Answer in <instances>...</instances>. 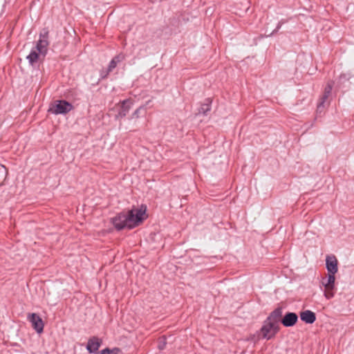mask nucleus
<instances>
[{
    "instance_id": "obj_1",
    "label": "nucleus",
    "mask_w": 354,
    "mask_h": 354,
    "mask_svg": "<svg viewBox=\"0 0 354 354\" xmlns=\"http://www.w3.org/2000/svg\"><path fill=\"white\" fill-rule=\"evenodd\" d=\"M146 207L133 208L127 212L121 213L115 216L112 223L117 230L132 229L138 226L145 219Z\"/></svg>"
},
{
    "instance_id": "obj_2",
    "label": "nucleus",
    "mask_w": 354,
    "mask_h": 354,
    "mask_svg": "<svg viewBox=\"0 0 354 354\" xmlns=\"http://www.w3.org/2000/svg\"><path fill=\"white\" fill-rule=\"evenodd\" d=\"M335 274H328L327 277H324L322 280V284L325 288L324 296L326 299H330L335 295Z\"/></svg>"
},
{
    "instance_id": "obj_3",
    "label": "nucleus",
    "mask_w": 354,
    "mask_h": 354,
    "mask_svg": "<svg viewBox=\"0 0 354 354\" xmlns=\"http://www.w3.org/2000/svg\"><path fill=\"white\" fill-rule=\"evenodd\" d=\"M72 105L64 100H57L51 104L48 111L54 114H64L72 109Z\"/></svg>"
},
{
    "instance_id": "obj_4",
    "label": "nucleus",
    "mask_w": 354,
    "mask_h": 354,
    "mask_svg": "<svg viewBox=\"0 0 354 354\" xmlns=\"http://www.w3.org/2000/svg\"><path fill=\"white\" fill-rule=\"evenodd\" d=\"M279 330V325L276 322L267 319L261 328L263 337L267 339H271Z\"/></svg>"
},
{
    "instance_id": "obj_5",
    "label": "nucleus",
    "mask_w": 354,
    "mask_h": 354,
    "mask_svg": "<svg viewBox=\"0 0 354 354\" xmlns=\"http://www.w3.org/2000/svg\"><path fill=\"white\" fill-rule=\"evenodd\" d=\"M48 31L46 29H43L40 33V38L37 43L35 47L36 50L44 57L48 50V46L49 44L48 41Z\"/></svg>"
},
{
    "instance_id": "obj_6",
    "label": "nucleus",
    "mask_w": 354,
    "mask_h": 354,
    "mask_svg": "<svg viewBox=\"0 0 354 354\" xmlns=\"http://www.w3.org/2000/svg\"><path fill=\"white\" fill-rule=\"evenodd\" d=\"M27 318L37 333H41L43 332L44 324L41 318L37 314L30 313L28 315Z\"/></svg>"
},
{
    "instance_id": "obj_7",
    "label": "nucleus",
    "mask_w": 354,
    "mask_h": 354,
    "mask_svg": "<svg viewBox=\"0 0 354 354\" xmlns=\"http://www.w3.org/2000/svg\"><path fill=\"white\" fill-rule=\"evenodd\" d=\"M326 268L328 274H335L337 272V260L335 256H329L326 259Z\"/></svg>"
},
{
    "instance_id": "obj_8",
    "label": "nucleus",
    "mask_w": 354,
    "mask_h": 354,
    "mask_svg": "<svg viewBox=\"0 0 354 354\" xmlns=\"http://www.w3.org/2000/svg\"><path fill=\"white\" fill-rule=\"evenodd\" d=\"M298 320V316L295 313H288L281 320L282 324L286 327L294 326Z\"/></svg>"
},
{
    "instance_id": "obj_9",
    "label": "nucleus",
    "mask_w": 354,
    "mask_h": 354,
    "mask_svg": "<svg viewBox=\"0 0 354 354\" xmlns=\"http://www.w3.org/2000/svg\"><path fill=\"white\" fill-rule=\"evenodd\" d=\"M300 318L306 324H313L316 320V315L313 311L306 310L300 313Z\"/></svg>"
},
{
    "instance_id": "obj_10",
    "label": "nucleus",
    "mask_w": 354,
    "mask_h": 354,
    "mask_svg": "<svg viewBox=\"0 0 354 354\" xmlns=\"http://www.w3.org/2000/svg\"><path fill=\"white\" fill-rule=\"evenodd\" d=\"M100 346V341L97 337H93L88 342L86 348L89 353H95Z\"/></svg>"
},
{
    "instance_id": "obj_11",
    "label": "nucleus",
    "mask_w": 354,
    "mask_h": 354,
    "mask_svg": "<svg viewBox=\"0 0 354 354\" xmlns=\"http://www.w3.org/2000/svg\"><path fill=\"white\" fill-rule=\"evenodd\" d=\"M124 57H125L123 54H119V55H116L115 57H114L112 59V60L111 61V62L109 65L108 71L106 73V75H104V77H106L109 73L111 72L116 67V66L118 63H120L122 60H124Z\"/></svg>"
},
{
    "instance_id": "obj_12",
    "label": "nucleus",
    "mask_w": 354,
    "mask_h": 354,
    "mask_svg": "<svg viewBox=\"0 0 354 354\" xmlns=\"http://www.w3.org/2000/svg\"><path fill=\"white\" fill-rule=\"evenodd\" d=\"M131 102L130 100H124L122 102L120 105V110L119 111L118 115L120 117H124L127 113L129 112L131 107Z\"/></svg>"
},
{
    "instance_id": "obj_13",
    "label": "nucleus",
    "mask_w": 354,
    "mask_h": 354,
    "mask_svg": "<svg viewBox=\"0 0 354 354\" xmlns=\"http://www.w3.org/2000/svg\"><path fill=\"white\" fill-rule=\"evenodd\" d=\"M41 55L36 50V48H35L32 49L30 53L27 56V59H28L29 63L33 65L39 60Z\"/></svg>"
},
{
    "instance_id": "obj_14",
    "label": "nucleus",
    "mask_w": 354,
    "mask_h": 354,
    "mask_svg": "<svg viewBox=\"0 0 354 354\" xmlns=\"http://www.w3.org/2000/svg\"><path fill=\"white\" fill-rule=\"evenodd\" d=\"M282 315V310L281 308H277L275 309L270 315V317L268 318V320L272 322H276L278 323V320L281 317Z\"/></svg>"
},
{
    "instance_id": "obj_15",
    "label": "nucleus",
    "mask_w": 354,
    "mask_h": 354,
    "mask_svg": "<svg viewBox=\"0 0 354 354\" xmlns=\"http://www.w3.org/2000/svg\"><path fill=\"white\" fill-rule=\"evenodd\" d=\"M330 93H327L324 91V94L322 96V97L320 98L319 102V104L317 105V109L319 110H320L322 107L324 106V104L327 101V100H328V97L330 96Z\"/></svg>"
},
{
    "instance_id": "obj_16",
    "label": "nucleus",
    "mask_w": 354,
    "mask_h": 354,
    "mask_svg": "<svg viewBox=\"0 0 354 354\" xmlns=\"http://www.w3.org/2000/svg\"><path fill=\"white\" fill-rule=\"evenodd\" d=\"M118 352V348L115 349H109V348H105L101 351V352L98 353L97 354H117Z\"/></svg>"
},
{
    "instance_id": "obj_17",
    "label": "nucleus",
    "mask_w": 354,
    "mask_h": 354,
    "mask_svg": "<svg viewBox=\"0 0 354 354\" xmlns=\"http://www.w3.org/2000/svg\"><path fill=\"white\" fill-rule=\"evenodd\" d=\"M209 110H210V105H209V102H208V103L204 104L201 106L199 113H203V114H205Z\"/></svg>"
},
{
    "instance_id": "obj_18",
    "label": "nucleus",
    "mask_w": 354,
    "mask_h": 354,
    "mask_svg": "<svg viewBox=\"0 0 354 354\" xmlns=\"http://www.w3.org/2000/svg\"><path fill=\"white\" fill-rule=\"evenodd\" d=\"M333 84L332 82H328L326 86L324 88V91H326V93H331V91H332V88H333Z\"/></svg>"
},
{
    "instance_id": "obj_19",
    "label": "nucleus",
    "mask_w": 354,
    "mask_h": 354,
    "mask_svg": "<svg viewBox=\"0 0 354 354\" xmlns=\"http://www.w3.org/2000/svg\"><path fill=\"white\" fill-rule=\"evenodd\" d=\"M141 109H142V107H140L138 109H136L134 111V113H133L132 117L135 118H138L139 117V112L140 111Z\"/></svg>"
},
{
    "instance_id": "obj_20",
    "label": "nucleus",
    "mask_w": 354,
    "mask_h": 354,
    "mask_svg": "<svg viewBox=\"0 0 354 354\" xmlns=\"http://www.w3.org/2000/svg\"><path fill=\"white\" fill-rule=\"evenodd\" d=\"M158 347H159L160 349H163L164 348V345H159Z\"/></svg>"
}]
</instances>
